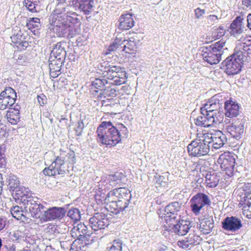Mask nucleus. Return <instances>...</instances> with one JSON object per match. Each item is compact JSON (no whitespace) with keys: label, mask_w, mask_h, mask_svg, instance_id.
<instances>
[{"label":"nucleus","mask_w":251,"mask_h":251,"mask_svg":"<svg viewBox=\"0 0 251 251\" xmlns=\"http://www.w3.org/2000/svg\"><path fill=\"white\" fill-rule=\"evenodd\" d=\"M222 224L223 229L232 232L237 231L242 226L241 220L235 216L226 217Z\"/></svg>","instance_id":"21"},{"label":"nucleus","mask_w":251,"mask_h":251,"mask_svg":"<svg viewBox=\"0 0 251 251\" xmlns=\"http://www.w3.org/2000/svg\"><path fill=\"white\" fill-rule=\"evenodd\" d=\"M65 59H62L60 58H51V56L50 57L49 59V66H57L59 67H61L64 62Z\"/></svg>","instance_id":"54"},{"label":"nucleus","mask_w":251,"mask_h":251,"mask_svg":"<svg viewBox=\"0 0 251 251\" xmlns=\"http://www.w3.org/2000/svg\"><path fill=\"white\" fill-rule=\"evenodd\" d=\"M226 33V30L222 25L219 26L218 28L216 29L212 33V37L215 40L219 39L223 36Z\"/></svg>","instance_id":"51"},{"label":"nucleus","mask_w":251,"mask_h":251,"mask_svg":"<svg viewBox=\"0 0 251 251\" xmlns=\"http://www.w3.org/2000/svg\"><path fill=\"white\" fill-rule=\"evenodd\" d=\"M225 115L229 118H233L237 116L239 114V106L235 101L230 99L225 100Z\"/></svg>","instance_id":"29"},{"label":"nucleus","mask_w":251,"mask_h":251,"mask_svg":"<svg viewBox=\"0 0 251 251\" xmlns=\"http://www.w3.org/2000/svg\"><path fill=\"white\" fill-rule=\"evenodd\" d=\"M27 37L20 30L11 37L12 45L20 50H25L29 45Z\"/></svg>","instance_id":"25"},{"label":"nucleus","mask_w":251,"mask_h":251,"mask_svg":"<svg viewBox=\"0 0 251 251\" xmlns=\"http://www.w3.org/2000/svg\"><path fill=\"white\" fill-rule=\"evenodd\" d=\"M159 217L161 218L162 220L165 222L162 226H171L173 224H175L177 221L180 220V214H173L171 213H166L163 211L162 213L159 214Z\"/></svg>","instance_id":"36"},{"label":"nucleus","mask_w":251,"mask_h":251,"mask_svg":"<svg viewBox=\"0 0 251 251\" xmlns=\"http://www.w3.org/2000/svg\"><path fill=\"white\" fill-rule=\"evenodd\" d=\"M112 201L121 200L129 203L131 198L130 192L126 188H118L110 191Z\"/></svg>","instance_id":"23"},{"label":"nucleus","mask_w":251,"mask_h":251,"mask_svg":"<svg viewBox=\"0 0 251 251\" xmlns=\"http://www.w3.org/2000/svg\"><path fill=\"white\" fill-rule=\"evenodd\" d=\"M100 70L102 76L107 78L108 85H120L126 81L127 77L123 68L117 66L105 65Z\"/></svg>","instance_id":"4"},{"label":"nucleus","mask_w":251,"mask_h":251,"mask_svg":"<svg viewBox=\"0 0 251 251\" xmlns=\"http://www.w3.org/2000/svg\"><path fill=\"white\" fill-rule=\"evenodd\" d=\"M14 59L16 60V63L21 65H26L29 62L26 55L24 54H19L17 57L15 55Z\"/></svg>","instance_id":"52"},{"label":"nucleus","mask_w":251,"mask_h":251,"mask_svg":"<svg viewBox=\"0 0 251 251\" xmlns=\"http://www.w3.org/2000/svg\"><path fill=\"white\" fill-rule=\"evenodd\" d=\"M225 96L221 93L217 94L202 104L201 110L212 115V117H221V122L223 120V114L219 109L224 103Z\"/></svg>","instance_id":"8"},{"label":"nucleus","mask_w":251,"mask_h":251,"mask_svg":"<svg viewBox=\"0 0 251 251\" xmlns=\"http://www.w3.org/2000/svg\"><path fill=\"white\" fill-rule=\"evenodd\" d=\"M26 25L29 30H34V31H35V30L38 29L40 26V19L38 18H33L28 21Z\"/></svg>","instance_id":"48"},{"label":"nucleus","mask_w":251,"mask_h":251,"mask_svg":"<svg viewBox=\"0 0 251 251\" xmlns=\"http://www.w3.org/2000/svg\"><path fill=\"white\" fill-rule=\"evenodd\" d=\"M122 176L119 173H116L114 175H106L103 176L101 180L99 182V186L101 189L104 191L106 190H109L116 186L121 182Z\"/></svg>","instance_id":"20"},{"label":"nucleus","mask_w":251,"mask_h":251,"mask_svg":"<svg viewBox=\"0 0 251 251\" xmlns=\"http://www.w3.org/2000/svg\"><path fill=\"white\" fill-rule=\"evenodd\" d=\"M5 163L4 150L0 146V168L4 167Z\"/></svg>","instance_id":"61"},{"label":"nucleus","mask_w":251,"mask_h":251,"mask_svg":"<svg viewBox=\"0 0 251 251\" xmlns=\"http://www.w3.org/2000/svg\"><path fill=\"white\" fill-rule=\"evenodd\" d=\"M250 45L251 46V36L242 37L238 41L234 51L237 52H240L244 56L245 54H243L241 50H244L245 47H248Z\"/></svg>","instance_id":"39"},{"label":"nucleus","mask_w":251,"mask_h":251,"mask_svg":"<svg viewBox=\"0 0 251 251\" xmlns=\"http://www.w3.org/2000/svg\"><path fill=\"white\" fill-rule=\"evenodd\" d=\"M97 140L107 146H116L121 141V135L117 127L110 122H103L97 130Z\"/></svg>","instance_id":"2"},{"label":"nucleus","mask_w":251,"mask_h":251,"mask_svg":"<svg viewBox=\"0 0 251 251\" xmlns=\"http://www.w3.org/2000/svg\"><path fill=\"white\" fill-rule=\"evenodd\" d=\"M93 241V239H76L73 242L70 251H85L87 250V245L92 243Z\"/></svg>","instance_id":"37"},{"label":"nucleus","mask_w":251,"mask_h":251,"mask_svg":"<svg viewBox=\"0 0 251 251\" xmlns=\"http://www.w3.org/2000/svg\"><path fill=\"white\" fill-rule=\"evenodd\" d=\"M10 211L12 216L17 220H22L23 217H24V219L25 218V217L23 214L22 207L18 205L14 206L11 207Z\"/></svg>","instance_id":"45"},{"label":"nucleus","mask_w":251,"mask_h":251,"mask_svg":"<svg viewBox=\"0 0 251 251\" xmlns=\"http://www.w3.org/2000/svg\"><path fill=\"white\" fill-rule=\"evenodd\" d=\"M100 212L95 213L89 219V226L94 231L103 229L109 225V221L107 215L103 213L105 210L100 209Z\"/></svg>","instance_id":"15"},{"label":"nucleus","mask_w":251,"mask_h":251,"mask_svg":"<svg viewBox=\"0 0 251 251\" xmlns=\"http://www.w3.org/2000/svg\"><path fill=\"white\" fill-rule=\"evenodd\" d=\"M84 126L82 121H79L75 125V131L76 136H80L82 132Z\"/></svg>","instance_id":"59"},{"label":"nucleus","mask_w":251,"mask_h":251,"mask_svg":"<svg viewBox=\"0 0 251 251\" xmlns=\"http://www.w3.org/2000/svg\"><path fill=\"white\" fill-rule=\"evenodd\" d=\"M181 208L180 204L178 202H172L167 205L164 210L166 213H171L173 214H178Z\"/></svg>","instance_id":"44"},{"label":"nucleus","mask_w":251,"mask_h":251,"mask_svg":"<svg viewBox=\"0 0 251 251\" xmlns=\"http://www.w3.org/2000/svg\"><path fill=\"white\" fill-rule=\"evenodd\" d=\"M67 217L70 219L71 222L76 223L80 220V212L77 208H72L68 211Z\"/></svg>","instance_id":"41"},{"label":"nucleus","mask_w":251,"mask_h":251,"mask_svg":"<svg viewBox=\"0 0 251 251\" xmlns=\"http://www.w3.org/2000/svg\"><path fill=\"white\" fill-rule=\"evenodd\" d=\"M243 16H239L232 21L229 27L227 30L231 35L239 34L243 31L242 25L244 20Z\"/></svg>","instance_id":"32"},{"label":"nucleus","mask_w":251,"mask_h":251,"mask_svg":"<svg viewBox=\"0 0 251 251\" xmlns=\"http://www.w3.org/2000/svg\"><path fill=\"white\" fill-rule=\"evenodd\" d=\"M199 228L200 230L204 234L210 233L214 227V222L212 219H203L200 221Z\"/></svg>","instance_id":"38"},{"label":"nucleus","mask_w":251,"mask_h":251,"mask_svg":"<svg viewBox=\"0 0 251 251\" xmlns=\"http://www.w3.org/2000/svg\"><path fill=\"white\" fill-rule=\"evenodd\" d=\"M24 5L32 13L37 12L39 10V0H25Z\"/></svg>","instance_id":"42"},{"label":"nucleus","mask_w":251,"mask_h":251,"mask_svg":"<svg viewBox=\"0 0 251 251\" xmlns=\"http://www.w3.org/2000/svg\"><path fill=\"white\" fill-rule=\"evenodd\" d=\"M20 195L21 201L25 206L26 210H29L31 215L36 218L41 219V215L45 209V207L41 204L39 199L32 196V194L27 191L25 193L22 192Z\"/></svg>","instance_id":"5"},{"label":"nucleus","mask_w":251,"mask_h":251,"mask_svg":"<svg viewBox=\"0 0 251 251\" xmlns=\"http://www.w3.org/2000/svg\"><path fill=\"white\" fill-rule=\"evenodd\" d=\"M124 42L126 43L123 47H121L123 48L122 51L128 54L136 51L138 47L142 44L141 40L139 39L137 35H135L129 38L128 40H124Z\"/></svg>","instance_id":"27"},{"label":"nucleus","mask_w":251,"mask_h":251,"mask_svg":"<svg viewBox=\"0 0 251 251\" xmlns=\"http://www.w3.org/2000/svg\"><path fill=\"white\" fill-rule=\"evenodd\" d=\"M50 75L53 78H56L61 74V67L57 66H49Z\"/></svg>","instance_id":"53"},{"label":"nucleus","mask_w":251,"mask_h":251,"mask_svg":"<svg viewBox=\"0 0 251 251\" xmlns=\"http://www.w3.org/2000/svg\"><path fill=\"white\" fill-rule=\"evenodd\" d=\"M70 164H74L75 162V153L74 151H70L63 159Z\"/></svg>","instance_id":"56"},{"label":"nucleus","mask_w":251,"mask_h":251,"mask_svg":"<svg viewBox=\"0 0 251 251\" xmlns=\"http://www.w3.org/2000/svg\"><path fill=\"white\" fill-rule=\"evenodd\" d=\"M110 195V191L106 194L104 190L100 188L95 192L94 198L97 204L101 205L100 209L102 207H104L105 206H103V205L105 204H106L107 206V205L110 203V201H112V197L111 198Z\"/></svg>","instance_id":"30"},{"label":"nucleus","mask_w":251,"mask_h":251,"mask_svg":"<svg viewBox=\"0 0 251 251\" xmlns=\"http://www.w3.org/2000/svg\"><path fill=\"white\" fill-rule=\"evenodd\" d=\"M71 237H72L69 235L66 236L65 240L60 241V245L62 248L68 249L70 247H72L73 242H72V240H70Z\"/></svg>","instance_id":"57"},{"label":"nucleus","mask_w":251,"mask_h":251,"mask_svg":"<svg viewBox=\"0 0 251 251\" xmlns=\"http://www.w3.org/2000/svg\"><path fill=\"white\" fill-rule=\"evenodd\" d=\"M8 224L9 222L6 217L0 216V231H2L6 226H8Z\"/></svg>","instance_id":"60"},{"label":"nucleus","mask_w":251,"mask_h":251,"mask_svg":"<svg viewBox=\"0 0 251 251\" xmlns=\"http://www.w3.org/2000/svg\"><path fill=\"white\" fill-rule=\"evenodd\" d=\"M102 78H96L94 81L92 82V86L93 87L97 89L102 90L104 87L106 85H108L107 78H103L102 76Z\"/></svg>","instance_id":"47"},{"label":"nucleus","mask_w":251,"mask_h":251,"mask_svg":"<svg viewBox=\"0 0 251 251\" xmlns=\"http://www.w3.org/2000/svg\"><path fill=\"white\" fill-rule=\"evenodd\" d=\"M8 189L10 191H20V186L19 180L18 177L15 176H10L7 178Z\"/></svg>","instance_id":"40"},{"label":"nucleus","mask_w":251,"mask_h":251,"mask_svg":"<svg viewBox=\"0 0 251 251\" xmlns=\"http://www.w3.org/2000/svg\"><path fill=\"white\" fill-rule=\"evenodd\" d=\"M87 232V226L84 224L80 223L74 226L71 230L70 234L72 237L77 239H93Z\"/></svg>","instance_id":"22"},{"label":"nucleus","mask_w":251,"mask_h":251,"mask_svg":"<svg viewBox=\"0 0 251 251\" xmlns=\"http://www.w3.org/2000/svg\"><path fill=\"white\" fill-rule=\"evenodd\" d=\"M242 194L238 200L239 206L242 207L243 214L251 218V183H245L242 187Z\"/></svg>","instance_id":"9"},{"label":"nucleus","mask_w":251,"mask_h":251,"mask_svg":"<svg viewBox=\"0 0 251 251\" xmlns=\"http://www.w3.org/2000/svg\"><path fill=\"white\" fill-rule=\"evenodd\" d=\"M221 117H212V115L201 110V115L195 119V124L201 127H210L221 123Z\"/></svg>","instance_id":"19"},{"label":"nucleus","mask_w":251,"mask_h":251,"mask_svg":"<svg viewBox=\"0 0 251 251\" xmlns=\"http://www.w3.org/2000/svg\"><path fill=\"white\" fill-rule=\"evenodd\" d=\"M121 46V44L120 43V41H118L117 39L115 40L112 44H111L107 49L105 52L106 54H109L112 51H114L118 50Z\"/></svg>","instance_id":"55"},{"label":"nucleus","mask_w":251,"mask_h":251,"mask_svg":"<svg viewBox=\"0 0 251 251\" xmlns=\"http://www.w3.org/2000/svg\"><path fill=\"white\" fill-rule=\"evenodd\" d=\"M118 27L121 30H128L134 25L133 15L129 13L122 15L118 20Z\"/></svg>","instance_id":"31"},{"label":"nucleus","mask_w":251,"mask_h":251,"mask_svg":"<svg viewBox=\"0 0 251 251\" xmlns=\"http://www.w3.org/2000/svg\"><path fill=\"white\" fill-rule=\"evenodd\" d=\"M64 9H54L50 18V29L59 37L72 38L79 32V20L75 12H64Z\"/></svg>","instance_id":"1"},{"label":"nucleus","mask_w":251,"mask_h":251,"mask_svg":"<svg viewBox=\"0 0 251 251\" xmlns=\"http://www.w3.org/2000/svg\"><path fill=\"white\" fill-rule=\"evenodd\" d=\"M44 122L51 125L53 123V119L51 118V115L49 111H45L43 113L41 118Z\"/></svg>","instance_id":"58"},{"label":"nucleus","mask_w":251,"mask_h":251,"mask_svg":"<svg viewBox=\"0 0 251 251\" xmlns=\"http://www.w3.org/2000/svg\"><path fill=\"white\" fill-rule=\"evenodd\" d=\"M169 175L168 173H163L161 175L156 174L154 176V180L157 184L162 186H165L169 181Z\"/></svg>","instance_id":"46"},{"label":"nucleus","mask_w":251,"mask_h":251,"mask_svg":"<svg viewBox=\"0 0 251 251\" xmlns=\"http://www.w3.org/2000/svg\"><path fill=\"white\" fill-rule=\"evenodd\" d=\"M47 40L48 42L50 48L51 49L50 56L51 58H60L65 59L66 55V52L65 50V46L66 43L59 42H56V37L55 36H47Z\"/></svg>","instance_id":"11"},{"label":"nucleus","mask_w":251,"mask_h":251,"mask_svg":"<svg viewBox=\"0 0 251 251\" xmlns=\"http://www.w3.org/2000/svg\"><path fill=\"white\" fill-rule=\"evenodd\" d=\"M244 56L240 52H236L228 56L221 63V69L228 75H235L239 73L243 64Z\"/></svg>","instance_id":"6"},{"label":"nucleus","mask_w":251,"mask_h":251,"mask_svg":"<svg viewBox=\"0 0 251 251\" xmlns=\"http://www.w3.org/2000/svg\"><path fill=\"white\" fill-rule=\"evenodd\" d=\"M201 238L195 233H190L184 239L178 241L177 245L183 249L190 250L193 246L200 244Z\"/></svg>","instance_id":"24"},{"label":"nucleus","mask_w":251,"mask_h":251,"mask_svg":"<svg viewBox=\"0 0 251 251\" xmlns=\"http://www.w3.org/2000/svg\"><path fill=\"white\" fill-rule=\"evenodd\" d=\"M71 5L75 10H79L85 15L90 14L93 7V0H72Z\"/></svg>","instance_id":"26"},{"label":"nucleus","mask_w":251,"mask_h":251,"mask_svg":"<svg viewBox=\"0 0 251 251\" xmlns=\"http://www.w3.org/2000/svg\"><path fill=\"white\" fill-rule=\"evenodd\" d=\"M128 204V202L116 200L111 201L110 203L107 205V207H102L101 210L107 209L113 214H117L125 210Z\"/></svg>","instance_id":"28"},{"label":"nucleus","mask_w":251,"mask_h":251,"mask_svg":"<svg viewBox=\"0 0 251 251\" xmlns=\"http://www.w3.org/2000/svg\"><path fill=\"white\" fill-rule=\"evenodd\" d=\"M226 129L231 137L236 139L241 138L244 131V125L242 124L238 125L231 124L227 126Z\"/></svg>","instance_id":"34"},{"label":"nucleus","mask_w":251,"mask_h":251,"mask_svg":"<svg viewBox=\"0 0 251 251\" xmlns=\"http://www.w3.org/2000/svg\"><path fill=\"white\" fill-rule=\"evenodd\" d=\"M122 242L119 239L114 240L111 246L108 247L107 249L108 251H122Z\"/></svg>","instance_id":"49"},{"label":"nucleus","mask_w":251,"mask_h":251,"mask_svg":"<svg viewBox=\"0 0 251 251\" xmlns=\"http://www.w3.org/2000/svg\"><path fill=\"white\" fill-rule=\"evenodd\" d=\"M208 139V138L204 137L203 133L197 134V138L187 146L189 155L200 157L207 155L210 150Z\"/></svg>","instance_id":"7"},{"label":"nucleus","mask_w":251,"mask_h":251,"mask_svg":"<svg viewBox=\"0 0 251 251\" xmlns=\"http://www.w3.org/2000/svg\"><path fill=\"white\" fill-rule=\"evenodd\" d=\"M236 157L233 152L227 151L221 154L218 159L222 170L229 176L233 174Z\"/></svg>","instance_id":"10"},{"label":"nucleus","mask_w":251,"mask_h":251,"mask_svg":"<svg viewBox=\"0 0 251 251\" xmlns=\"http://www.w3.org/2000/svg\"><path fill=\"white\" fill-rule=\"evenodd\" d=\"M66 210L64 207H51L48 208L45 207L41 215V221L43 222L53 220H60L66 215Z\"/></svg>","instance_id":"13"},{"label":"nucleus","mask_w":251,"mask_h":251,"mask_svg":"<svg viewBox=\"0 0 251 251\" xmlns=\"http://www.w3.org/2000/svg\"><path fill=\"white\" fill-rule=\"evenodd\" d=\"M204 137L209 139V145L211 144L212 150H217L222 147L226 142V136L220 130H215L213 132L203 133Z\"/></svg>","instance_id":"16"},{"label":"nucleus","mask_w":251,"mask_h":251,"mask_svg":"<svg viewBox=\"0 0 251 251\" xmlns=\"http://www.w3.org/2000/svg\"><path fill=\"white\" fill-rule=\"evenodd\" d=\"M17 98L15 91L11 87L6 88L0 94V109L4 110L12 106Z\"/></svg>","instance_id":"18"},{"label":"nucleus","mask_w":251,"mask_h":251,"mask_svg":"<svg viewBox=\"0 0 251 251\" xmlns=\"http://www.w3.org/2000/svg\"><path fill=\"white\" fill-rule=\"evenodd\" d=\"M37 100L39 104L41 106H43L47 103V99L45 95L41 94L37 96Z\"/></svg>","instance_id":"63"},{"label":"nucleus","mask_w":251,"mask_h":251,"mask_svg":"<svg viewBox=\"0 0 251 251\" xmlns=\"http://www.w3.org/2000/svg\"><path fill=\"white\" fill-rule=\"evenodd\" d=\"M65 172V161L61 156L56 157L50 165L43 170V173L48 176L63 175Z\"/></svg>","instance_id":"17"},{"label":"nucleus","mask_w":251,"mask_h":251,"mask_svg":"<svg viewBox=\"0 0 251 251\" xmlns=\"http://www.w3.org/2000/svg\"><path fill=\"white\" fill-rule=\"evenodd\" d=\"M66 0H56V6L55 9H60L63 10L64 9V12L65 13H67V7H65L64 6H62L64 4V3L66 2Z\"/></svg>","instance_id":"62"},{"label":"nucleus","mask_w":251,"mask_h":251,"mask_svg":"<svg viewBox=\"0 0 251 251\" xmlns=\"http://www.w3.org/2000/svg\"><path fill=\"white\" fill-rule=\"evenodd\" d=\"M205 10L200 8H197L194 10L195 17L197 19H200L205 14Z\"/></svg>","instance_id":"64"},{"label":"nucleus","mask_w":251,"mask_h":251,"mask_svg":"<svg viewBox=\"0 0 251 251\" xmlns=\"http://www.w3.org/2000/svg\"><path fill=\"white\" fill-rule=\"evenodd\" d=\"M190 202L191 210L196 215H199L202 207L205 205H210L211 203L208 196L202 193H199L194 196Z\"/></svg>","instance_id":"12"},{"label":"nucleus","mask_w":251,"mask_h":251,"mask_svg":"<svg viewBox=\"0 0 251 251\" xmlns=\"http://www.w3.org/2000/svg\"><path fill=\"white\" fill-rule=\"evenodd\" d=\"M190 229L189 224L186 221L179 220V221L173 224L171 226H162L161 232L165 237L170 233H175L178 235L183 236L185 235Z\"/></svg>","instance_id":"14"},{"label":"nucleus","mask_w":251,"mask_h":251,"mask_svg":"<svg viewBox=\"0 0 251 251\" xmlns=\"http://www.w3.org/2000/svg\"><path fill=\"white\" fill-rule=\"evenodd\" d=\"M225 41L223 40L211 46L201 48V55L203 60L210 65L217 64L222 59Z\"/></svg>","instance_id":"3"},{"label":"nucleus","mask_w":251,"mask_h":251,"mask_svg":"<svg viewBox=\"0 0 251 251\" xmlns=\"http://www.w3.org/2000/svg\"><path fill=\"white\" fill-rule=\"evenodd\" d=\"M205 183L206 186L209 188H214L216 187L219 183L221 176L219 173L216 172L215 171L208 172L205 176Z\"/></svg>","instance_id":"33"},{"label":"nucleus","mask_w":251,"mask_h":251,"mask_svg":"<svg viewBox=\"0 0 251 251\" xmlns=\"http://www.w3.org/2000/svg\"><path fill=\"white\" fill-rule=\"evenodd\" d=\"M20 106L16 105L14 108H10L6 116L8 121L12 125H16L20 121Z\"/></svg>","instance_id":"35"},{"label":"nucleus","mask_w":251,"mask_h":251,"mask_svg":"<svg viewBox=\"0 0 251 251\" xmlns=\"http://www.w3.org/2000/svg\"><path fill=\"white\" fill-rule=\"evenodd\" d=\"M9 238L14 242H19L23 238L22 231L15 230L9 233Z\"/></svg>","instance_id":"50"},{"label":"nucleus","mask_w":251,"mask_h":251,"mask_svg":"<svg viewBox=\"0 0 251 251\" xmlns=\"http://www.w3.org/2000/svg\"><path fill=\"white\" fill-rule=\"evenodd\" d=\"M116 95V90L115 88H112L110 86L105 85L102 89V93L99 96V98L101 99L103 98L115 97Z\"/></svg>","instance_id":"43"}]
</instances>
